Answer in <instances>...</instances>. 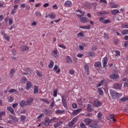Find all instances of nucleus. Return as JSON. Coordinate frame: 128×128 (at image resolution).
<instances>
[{"instance_id": "1", "label": "nucleus", "mask_w": 128, "mask_h": 128, "mask_svg": "<svg viewBox=\"0 0 128 128\" xmlns=\"http://www.w3.org/2000/svg\"><path fill=\"white\" fill-rule=\"evenodd\" d=\"M60 96L62 98V102L63 104V106H64V108H67L68 102L66 101V100L64 98H66V96L64 95H60Z\"/></svg>"}, {"instance_id": "2", "label": "nucleus", "mask_w": 128, "mask_h": 128, "mask_svg": "<svg viewBox=\"0 0 128 128\" xmlns=\"http://www.w3.org/2000/svg\"><path fill=\"white\" fill-rule=\"evenodd\" d=\"M92 105L96 108H100L102 106V102H100L98 100H96L92 102Z\"/></svg>"}, {"instance_id": "3", "label": "nucleus", "mask_w": 128, "mask_h": 128, "mask_svg": "<svg viewBox=\"0 0 128 128\" xmlns=\"http://www.w3.org/2000/svg\"><path fill=\"white\" fill-rule=\"evenodd\" d=\"M77 16L80 18V22H83V24H85V22H88V18L86 17H82V15L77 14Z\"/></svg>"}, {"instance_id": "4", "label": "nucleus", "mask_w": 128, "mask_h": 128, "mask_svg": "<svg viewBox=\"0 0 128 128\" xmlns=\"http://www.w3.org/2000/svg\"><path fill=\"white\" fill-rule=\"evenodd\" d=\"M106 84V79H103L100 81V82L96 84V88H100V86H104V84Z\"/></svg>"}, {"instance_id": "5", "label": "nucleus", "mask_w": 128, "mask_h": 128, "mask_svg": "<svg viewBox=\"0 0 128 128\" xmlns=\"http://www.w3.org/2000/svg\"><path fill=\"white\" fill-rule=\"evenodd\" d=\"M52 55L56 58H58L60 56L58 55V51L57 49H56L53 52H52Z\"/></svg>"}, {"instance_id": "6", "label": "nucleus", "mask_w": 128, "mask_h": 128, "mask_svg": "<svg viewBox=\"0 0 128 128\" xmlns=\"http://www.w3.org/2000/svg\"><path fill=\"white\" fill-rule=\"evenodd\" d=\"M32 88V83L30 81H28L26 84V90H28Z\"/></svg>"}, {"instance_id": "7", "label": "nucleus", "mask_w": 128, "mask_h": 128, "mask_svg": "<svg viewBox=\"0 0 128 128\" xmlns=\"http://www.w3.org/2000/svg\"><path fill=\"white\" fill-rule=\"evenodd\" d=\"M53 70H54V72H56V74H60V68H58V66L57 64H55Z\"/></svg>"}, {"instance_id": "8", "label": "nucleus", "mask_w": 128, "mask_h": 128, "mask_svg": "<svg viewBox=\"0 0 128 128\" xmlns=\"http://www.w3.org/2000/svg\"><path fill=\"white\" fill-rule=\"evenodd\" d=\"M103 68H106L108 64V57L105 56L102 58Z\"/></svg>"}, {"instance_id": "9", "label": "nucleus", "mask_w": 128, "mask_h": 128, "mask_svg": "<svg viewBox=\"0 0 128 128\" xmlns=\"http://www.w3.org/2000/svg\"><path fill=\"white\" fill-rule=\"evenodd\" d=\"M92 122V120L90 118H85L84 120V122L86 126H90Z\"/></svg>"}, {"instance_id": "10", "label": "nucleus", "mask_w": 128, "mask_h": 128, "mask_svg": "<svg viewBox=\"0 0 128 128\" xmlns=\"http://www.w3.org/2000/svg\"><path fill=\"white\" fill-rule=\"evenodd\" d=\"M82 108L74 110L72 112V114H74V116H76L78 114H80V112H82Z\"/></svg>"}, {"instance_id": "11", "label": "nucleus", "mask_w": 128, "mask_h": 128, "mask_svg": "<svg viewBox=\"0 0 128 128\" xmlns=\"http://www.w3.org/2000/svg\"><path fill=\"white\" fill-rule=\"evenodd\" d=\"M110 78L112 80H118L120 78V76L117 74H112L110 76Z\"/></svg>"}, {"instance_id": "12", "label": "nucleus", "mask_w": 128, "mask_h": 128, "mask_svg": "<svg viewBox=\"0 0 128 128\" xmlns=\"http://www.w3.org/2000/svg\"><path fill=\"white\" fill-rule=\"evenodd\" d=\"M114 88L116 90H120L122 88V84L116 83L114 85Z\"/></svg>"}, {"instance_id": "13", "label": "nucleus", "mask_w": 128, "mask_h": 128, "mask_svg": "<svg viewBox=\"0 0 128 128\" xmlns=\"http://www.w3.org/2000/svg\"><path fill=\"white\" fill-rule=\"evenodd\" d=\"M65 112L66 111L64 110H57L55 112V114H64Z\"/></svg>"}, {"instance_id": "14", "label": "nucleus", "mask_w": 128, "mask_h": 128, "mask_svg": "<svg viewBox=\"0 0 128 128\" xmlns=\"http://www.w3.org/2000/svg\"><path fill=\"white\" fill-rule=\"evenodd\" d=\"M72 2L70 0L65 2L64 6H66V8H70V6H72Z\"/></svg>"}, {"instance_id": "15", "label": "nucleus", "mask_w": 128, "mask_h": 128, "mask_svg": "<svg viewBox=\"0 0 128 128\" xmlns=\"http://www.w3.org/2000/svg\"><path fill=\"white\" fill-rule=\"evenodd\" d=\"M28 106V104L24 100H22L20 102V106L22 108H24V106Z\"/></svg>"}, {"instance_id": "16", "label": "nucleus", "mask_w": 128, "mask_h": 128, "mask_svg": "<svg viewBox=\"0 0 128 128\" xmlns=\"http://www.w3.org/2000/svg\"><path fill=\"white\" fill-rule=\"evenodd\" d=\"M21 52H26V50H28V46H22L20 48Z\"/></svg>"}, {"instance_id": "17", "label": "nucleus", "mask_w": 128, "mask_h": 128, "mask_svg": "<svg viewBox=\"0 0 128 128\" xmlns=\"http://www.w3.org/2000/svg\"><path fill=\"white\" fill-rule=\"evenodd\" d=\"M84 69L85 72L87 73V74H90V66H88V64H86L84 66Z\"/></svg>"}, {"instance_id": "18", "label": "nucleus", "mask_w": 128, "mask_h": 128, "mask_svg": "<svg viewBox=\"0 0 128 128\" xmlns=\"http://www.w3.org/2000/svg\"><path fill=\"white\" fill-rule=\"evenodd\" d=\"M66 58L67 64H72V59L70 56H67Z\"/></svg>"}, {"instance_id": "19", "label": "nucleus", "mask_w": 128, "mask_h": 128, "mask_svg": "<svg viewBox=\"0 0 128 128\" xmlns=\"http://www.w3.org/2000/svg\"><path fill=\"white\" fill-rule=\"evenodd\" d=\"M15 72L16 69H14V68H12V69H11L9 73V76L10 78H12V76H14V74Z\"/></svg>"}, {"instance_id": "20", "label": "nucleus", "mask_w": 128, "mask_h": 128, "mask_svg": "<svg viewBox=\"0 0 128 128\" xmlns=\"http://www.w3.org/2000/svg\"><path fill=\"white\" fill-rule=\"evenodd\" d=\"M102 66V63L100 61L96 62L94 63L95 68H100Z\"/></svg>"}, {"instance_id": "21", "label": "nucleus", "mask_w": 128, "mask_h": 128, "mask_svg": "<svg viewBox=\"0 0 128 128\" xmlns=\"http://www.w3.org/2000/svg\"><path fill=\"white\" fill-rule=\"evenodd\" d=\"M20 119L22 122L24 124L26 122V116L24 115H21Z\"/></svg>"}, {"instance_id": "22", "label": "nucleus", "mask_w": 128, "mask_h": 128, "mask_svg": "<svg viewBox=\"0 0 128 128\" xmlns=\"http://www.w3.org/2000/svg\"><path fill=\"white\" fill-rule=\"evenodd\" d=\"M111 14L116 16V14H120V11L118 10L114 9L111 10Z\"/></svg>"}, {"instance_id": "23", "label": "nucleus", "mask_w": 128, "mask_h": 128, "mask_svg": "<svg viewBox=\"0 0 128 128\" xmlns=\"http://www.w3.org/2000/svg\"><path fill=\"white\" fill-rule=\"evenodd\" d=\"M54 60H51L50 61V64L48 66V68H54Z\"/></svg>"}, {"instance_id": "24", "label": "nucleus", "mask_w": 128, "mask_h": 128, "mask_svg": "<svg viewBox=\"0 0 128 128\" xmlns=\"http://www.w3.org/2000/svg\"><path fill=\"white\" fill-rule=\"evenodd\" d=\"M6 116V111H0V120H2V116Z\"/></svg>"}, {"instance_id": "25", "label": "nucleus", "mask_w": 128, "mask_h": 128, "mask_svg": "<svg viewBox=\"0 0 128 128\" xmlns=\"http://www.w3.org/2000/svg\"><path fill=\"white\" fill-rule=\"evenodd\" d=\"M116 92L114 90H110V96H112V98H114V96H116Z\"/></svg>"}, {"instance_id": "26", "label": "nucleus", "mask_w": 128, "mask_h": 128, "mask_svg": "<svg viewBox=\"0 0 128 128\" xmlns=\"http://www.w3.org/2000/svg\"><path fill=\"white\" fill-rule=\"evenodd\" d=\"M112 8H118V4H116V3L112 2L110 3Z\"/></svg>"}, {"instance_id": "27", "label": "nucleus", "mask_w": 128, "mask_h": 128, "mask_svg": "<svg viewBox=\"0 0 128 128\" xmlns=\"http://www.w3.org/2000/svg\"><path fill=\"white\" fill-rule=\"evenodd\" d=\"M10 118L12 120H13L14 122H18V118L12 115H10Z\"/></svg>"}, {"instance_id": "28", "label": "nucleus", "mask_w": 128, "mask_h": 128, "mask_svg": "<svg viewBox=\"0 0 128 128\" xmlns=\"http://www.w3.org/2000/svg\"><path fill=\"white\" fill-rule=\"evenodd\" d=\"M44 120L46 124H48V126L52 122V120H50V118H48V117L46 118Z\"/></svg>"}, {"instance_id": "29", "label": "nucleus", "mask_w": 128, "mask_h": 128, "mask_svg": "<svg viewBox=\"0 0 128 128\" xmlns=\"http://www.w3.org/2000/svg\"><path fill=\"white\" fill-rule=\"evenodd\" d=\"M7 110H9V112H10L12 114H14V109L12 108L9 106L7 108Z\"/></svg>"}, {"instance_id": "30", "label": "nucleus", "mask_w": 128, "mask_h": 128, "mask_svg": "<svg viewBox=\"0 0 128 128\" xmlns=\"http://www.w3.org/2000/svg\"><path fill=\"white\" fill-rule=\"evenodd\" d=\"M38 88L37 86H34V94H38Z\"/></svg>"}, {"instance_id": "31", "label": "nucleus", "mask_w": 128, "mask_h": 128, "mask_svg": "<svg viewBox=\"0 0 128 128\" xmlns=\"http://www.w3.org/2000/svg\"><path fill=\"white\" fill-rule=\"evenodd\" d=\"M120 102H126L128 100V96L121 98L120 99Z\"/></svg>"}, {"instance_id": "32", "label": "nucleus", "mask_w": 128, "mask_h": 128, "mask_svg": "<svg viewBox=\"0 0 128 128\" xmlns=\"http://www.w3.org/2000/svg\"><path fill=\"white\" fill-rule=\"evenodd\" d=\"M24 70L28 74H32V69L30 68H25Z\"/></svg>"}, {"instance_id": "33", "label": "nucleus", "mask_w": 128, "mask_h": 128, "mask_svg": "<svg viewBox=\"0 0 128 128\" xmlns=\"http://www.w3.org/2000/svg\"><path fill=\"white\" fill-rule=\"evenodd\" d=\"M32 102H34V99H32V98H30L27 100L26 104L28 106H30Z\"/></svg>"}, {"instance_id": "34", "label": "nucleus", "mask_w": 128, "mask_h": 128, "mask_svg": "<svg viewBox=\"0 0 128 128\" xmlns=\"http://www.w3.org/2000/svg\"><path fill=\"white\" fill-rule=\"evenodd\" d=\"M121 27L122 28H128V24H123L121 25Z\"/></svg>"}, {"instance_id": "35", "label": "nucleus", "mask_w": 128, "mask_h": 128, "mask_svg": "<svg viewBox=\"0 0 128 128\" xmlns=\"http://www.w3.org/2000/svg\"><path fill=\"white\" fill-rule=\"evenodd\" d=\"M98 92L100 96H104V90H102V88H98Z\"/></svg>"}, {"instance_id": "36", "label": "nucleus", "mask_w": 128, "mask_h": 128, "mask_svg": "<svg viewBox=\"0 0 128 128\" xmlns=\"http://www.w3.org/2000/svg\"><path fill=\"white\" fill-rule=\"evenodd\" d=\"M36 74L37 76H40V78L42 76V72H40V70H36Z\"/></svg>"}, {"instance_id": "37", "label": "nucleus", "mask_w": 128, "mask_h": 128, "mask_svg": "<svg viewBox=\"0 0 128 128\" xmlns=\"http://www.w3.org/2000/svg\"><path fill=\"white\" fill-rule=\"evenodd\" d=\"M122 96V93H116V95L115 96V98H120V96Z\"/></svg>"}, {"instance_id": "38", "label": "nucleus", "mask_w": 128, "mask_h": 128, "mask_svg": "<svg viewBox=\"0 0 128 128\" xmlns=\"http://www.w3.org/2000/svg\"><path fill=\"white\" fill-rule=\"evenodd\" d=\"M121 33L122 34H124V36H126V34H128V30H123Z\"/></svg>"}, {"instance_id": "39", "label": "nucleus", "mask_w": 128, "mask_h": 128, "mask_svg": "<svg viewBox=\"0 0 128 128\" xmlns=\"http://www.w3.org/2000/svg\"><path fill=\"white\" fill-rule=\"evenodd\" d=\"M87 110H89V112H92L94 110V109L92 108V106L90 104H88L87 107Z\"/></svg>"}, {"instance_id": "40", "label": "nucleus", "mask_w": 128, "mask_h": 128, "mask_svg": "<svg viewBox=\"0 0 128 128\" xmlns=\"http://www.w3.org/2000/svg\"><path fill=\"white\" fill-rule=\"evenodd\" d=\"M43 116H44V114H41L39 116H38V122H40L42 118H43Z\"/></svg>"}, {"instance_id": "41", "label": "nucleus", "mask_w": 128, "mask_h": 128, "mask_svg": "<svg viewBox=\"0 0 128 128\" xmlns=\"http://www.w3.org/2000/svg\"><path fill=\"white\" fill-rule=\"evenodd\" d=\"M21 80H22V82H23V84H26V80H28V78H26V76H23Z\"/></svg>"}, {"instance_id": "42", "label": "nucleus", "mask_w": 128, "mask_h": 128, "mask_svg": "<svg viewBox=\"0 0 128 128\" xmlns=\"http://www.w3.org/2000/svg\"><path fill=\"white\" fill-rule=\"evenodd\" d=\"M53 96L54 98L58 96V89H56L54 90Z\"/></svg>"}, {"instance_id": "43", "label": "nucleus", "mask_w": 128, "mask_h": 128, "mask_svg": "<svg viewBox=\"0 0 128 128\" xmlns=\"http://www.w3.org/2000/svg\"><path fill=\"white\" fill-rule=\"evenodd\" d=\"M112 22V20H104L103 21V24H110Z\"/></svg>"}, {"instance_id": "44", "label": "nucleus", "mask_w": 128, "mask_h": 128, "mask_svg": "<svg viewBox=\"0 0 128 128\" xmlns=\"http://www.w3.org/2000/svg\"><path fill=\"white\" fill-rule=\"evenodd\" d=\"M90 128H98V124H92L90 125Z\"/></svg>"}, {"instance_id": "45", "label": "nucleus", "mask_w": 128, "mask_h": 128, "mask_svg": "<svg viewBox=\"0 0 128 128\" xmlns=\"http://www.w3.org/2000/svg\"><path fill=\"white\" fill-rule=\"evenodd\" d=\"M114 52H116V56H120V52L118 51V50H114Z\"/></svg>"}, {"instance_id": "46", "label": "nucleus", "mask_w": 128, "mask_h": 128, "mask_svg": "<svg viewBox=\"0 0 128 128\" xmlns=\"http://www.w3.org/2000/svg\"><path fill=\"white\" fill-rule=\"evenodd\" d=\"M48 16H50V18H52L53 20L56 18V15L52 14H50Z\"/></svg>"}, {"instance_id": "47", "label": "nucleus", "mask_w": 128, "mask_h": 128, "mask_svg": "<svg viewBox=\"0 0 128 128\" xmlns=\"http://www.w3.org/2000/svg\"><path fill=\"white\" fill-rule=\"evenodd\" d=\"M88 55L90 56H96V53L94 52H89Z\"/></svg>"}, {"instance_id": "48", "label": "nucleus", "mask_w": 128, "mask_h": 128, "mask_svg": "<svg viewBox=\"0 0 128 128\" xmlns=\"http://www.w3.org/2000/svg\"><path fill=\"white\" fill-rule=\"evenodd\" d=\"M60 122H59L54 124V128H58V126H60Z\"/></svg>"}, {"instance_id": "49", "label": "nucleus", "mask_w": 128, "mask_h": 128, "mask_svg": "<svg viewBox=\"0 0 128 128\" xmlns=\"http://www.w3.org/2000/svg\"><path fill=\"white\" fill-rule=\"evenodd\" d=\"M74 124V123L71 121L68 123V126H69V128H72V126Z\"/></svg>"}, {"instance_id": "50", "label": "nucleus", "mask_w": 128, "mask_h": 128, "mask_svg": "<svg viewBox=\"0 0 128 128\" xmlns=\"http://www.w3.org/2000/svg\"><path fill=\"white\" fill-rule=\"evenodd\" d=\"M41 102H44L45 104H50V101H48L46 100H44V98H41L40 99Z\"/></svg>"}, {"instance_id": "51", "label": "nucleus", "mask_w": 128, "mask_h": 128, "mask_svg": "<svg viewBox=\"0 0 128 128\" xmlns=\"http://www.w3.org/2000/svg\"><path fill=\"white\" fill-rule=\"evenodd\" d=\"M84 36V32H80L77 34V36L78 38H80V37Z\"/></svg>"}, {"instance_id": "52", "label": "nucleus", "mask_w": 128, "mask_h": 128, "mask_svg": "<svg viewBox=\"0 0 128 128\" xmlns=\"http://www.w3.org/2000/svg\"><path fill=\"white\" fill-rule=\"evenodd\" d=\"M80 126L81 128H86V126L84 122H81L80 124Z\"/></svg>"}, {"instance_id": "53", "label": "nucleus", "mask_w": 128, "mask_h": 128, "mask_svg": "<svg viewBox=\"0 0 128 128\" xmlns=\"http://www.w3.org/2000/svg\"><path fill=\"white\" fill-rule=\"evenodd\" d=\"M18 90L16 89H10L9 91L8 92L12 93V92H16Z\"/></svg>"}, {"instance_id": "54", "label": "nucleus", "mask_w": 128, "mask_h": 128, "mask_svg": "<svg viewBox=\"0 0 128 128\" xmlns=\"http://www.w3.org/2000/svg\"><path fill=\"white\" fill-rule=\"evenodd\" d=\"M97 116H98V120H100V118H102V112L98 113Z\"/></svg>"}, {"instance_id": "55", "label": "nucleus", "mask_w": 128, "mask_h": 128, "mask_svg": "<svg viewBox=\"0 0 128 128\" xmlns=\"http://www.w3.org/2000/svg\"><path fill=\"white\" fill-rule=\"evenodd\" d=\"M36 16H42V14L40 12H36Z\"/></svg>"}, {"instance_id": "56", "label": "nucleus", "mask_w": 128, "mask_h": 128, "mask_svg": "<svg viewBox=\"0 0 128 128\" xmlns=\"http://www.w3.org/2000/svg\"><path fill=\"white\" fill-rule=\"evenodd\" d=\"M99 14H108V13L106 11H102L98 12Z\"/></svg>"}, {"instance_id": "57", "label": "nucleus", "mask_w": 128, "mask_h": 128, "mask_svg": "<svg viewBox=\"0 0 128 128\" xmlns=\"http://www.w3.org/2000/svg\"><path fill=\"white\" fill-rule=\"evenodd\" d=\"M12 19L10 18H9V22H8V26H12Z\"/></svg>"}, {"instance_id": "58", "label": "nucleus", "mask_w": 128, "mask_h": 128, "mask_svg": "<svg viewBox=\"0 0 128 128\" xmlns=\"http://www.w3.org/2000/svg\"><path fill=\"white\" fill-rule=\"evenodd\" d=\"M12 52L13 56H16V49H14L12 50Z\"/></svg>"}, {"instance_id": "59", "label": "nucleus", "mask_w": 128, "mask_h": 128, "mask_svg": "<svg viewBox=\"0 0 128 128\" xmlns=\"http://www.w3.org/2000/svg\"><path fill=\"white\" fill-rule=\"evenodd\" d=\"M6 40H7V42H10V36H8V35L5 36H4Z\"/></svg>"}, {"instance_id": "60", "label": "nucleus", "mask_w": 128, "mask_h": 128, "mask_svg": "<svg viewBox=\"0 0 128 128\" xmlns=\"http://www.w3.org/2000/svg\"><path fill=\"white\" fill-rule=\"evenodd\" d=\"M58 46L60 48H64V50H66V46L62 44H60L58 45Z\"/></svg>"}, {"instance_id": "61", "label": "nucleus", "mask_w": 128, "mask_h": 128, "mask_svg": "<svg viewBox=\"0 0 128 128\" xmlns=\"http://www.w3.org/2000/svg\"><path fill=\"white\" fill-rule=\"evenodd\" d=\"M8 102H14V98L11 96L9 97L8 98Z\"/></svg>"}, {"instance_id": "62", "label": "nucleus", "mask_w": 128, "mask_h": 128, "mask_svg": "<svg viewBox=\"0 0 128 128\" xmlns=\"http://www.w3.org/2000/svg\"><path fill=\"white\" fill-rule=\"evenodd\" d=\"M72 107L73 108H78V104L76 103H74L72 104Z\"/></svg>"}, {"instance_id": "63", "label": "nucleus", "mask_w": 128, "mask_h": 128, "mask_svg": "<svg viewBox=\"0 0 128 128\" xmlns=\"http://www.w3.org/2000/svg\"><path fill=\"white\" fill-rule=\"evenodd\" d=\"M114 117V114H112L110 116L108 120H113Z\"/></svg>"}, {"instance_id": "64", "label": "nucleus", "mask_w": 128, "mask_h": 128, "mask_svg": "<svg viewBox=\"0 0 128 128\" xmlns=\"http://www.w3.org/2000/svg\"><path fill=\"white\" fill-rule=\"evenodd\" d=\"M20 8H26V4H22L20 6Z\"/></svg>"}]
</instances>
